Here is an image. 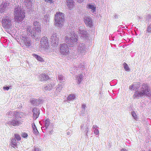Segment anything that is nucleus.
<instances>
[{"instance_id":"20e7f679","label":"nucleus","mask_w":151,"mask_h":151,"mask_svg":"<svg viewBox=\"0 0 151 151\" xmlns=\"http://www.w3.org/2000/svg\"><path fill=\"white\" fill-rule=\"evenodd\" d=\"M55 25L60 27H62L64 22V14L59 13H57L55 15Z\"/></svg>"},{"instance_id":"3c124183","label":"nucleus","mask_w":151,"mask_h":151,"mask_svg":"<svg viewBox=\"0 0 151 151\" xmlns=\"http://www.w3.org/2000/svg\"><path fill=\"white\" fill-rule=\"evenodd\" d=\"M98 126L97 125H93V127L92 129H96V128H97Z\"/></svg>"},{"instance_id":"603ef678","label":"nucleus","mask_w":151,"mask_h":151,"mask_svg":"<svg viewBox=\"0 0 151 151\" xmlns=\"http://www.w3.org/2000/svg\"><path fill=\"white\" fill-rule=\"evenodd\" d=\"M78 2L81 3L83 2L84 0H77Z\"/></svg>"},{"instance_id":"393cba45","label":"nucleus","mask_w":151,"mask_h":151,"mask_svg":"<svg viewBox=\"0 0 151 151\" xmlns=\"http://www.w3.org/2000/svg\"><path fill=\"white\" fill-rule=\"evenodd\" d=\"M33 56L36 59H37V60L39 61L40 62H44V61L43 59L40 56H39L37 55L33 54Z\"/></svg>"},{"instance_id":"412c9836","label":"nucleus","mask_w":151,"mask_h":151,"mask_svg":"<svg viewBox=\"0 0 151 151\" xmlns=\"http://www.w3.org/2000/svg\"><path fill=\"white\" fill-rule=\"evenodd\" d=\"M55 85L53 84H50L47 85H46V86H45L43 89L44 90L47 91H50L52 89V88Z\"/></svg>"},{"instance_id":"aec40b11","label":"nucleus","mask_w":151,"mask_h":151,"mask_svg":"<svg viewBox=\"0 0 151 151\" xmlns=\"http://www.w3.org/2000/svg\"><path fill=\"white\" fill-rule=\"evenodd\" d=\"M39 80L41 81H46L49 79L48 76L46 75L45 74H43L39 76Z\"/></svg>"},{"instance_id":"13d9d810","label":"nucleus","mask_w":151,"mask_h":151,"mask_svg":"<svg viewBox=\"0 0 151 151\" xmlns=\"http://www.w3.org/2000/svg\"><path fill=\"white\" fill-rule=\"evenodd\" d=\"M69 133H70V132H68V133H67V134H68H68H70Z\"/></svg>"},{"instance_id":"c9c22d12","label":"nucleus","mask_w":151,"mask_h":151,"mask_svg":"<svg viewBox=\"0 0 151 151\" xmlns=\"http://www.w3.org/2000/svg\"><path fill=\"white\" fill-rule=\"evenodd\" d=\"M123 65H124V68L126 71L129 70L130 69L129 67H128L127 65L125 63H123Z\"/></svg>"},{"instance_id":"4d7b16f0","label":"nucleus","mask_w":151,"mask_h":151,"mask_svg":"<svg viewBox=\"0 0 151 151\" xmlns=\"http://www.w3.org/2000/svg\"><path fill=\"white\" fill-rule=\"evenodd\" d=\"M114 17H115V18H116V17H117V15L115 14V15L114 16Z\"/></svg>"},{"instance_id":"a18cd8bd","label":"nucleus","mask_w":151,"mask_h":151,"mask_svg":"<svg viewBox=\"0 0 151 151\" xmlns=\"http://www.w3.org/2000/svg\"><path fill=\"white\" fill-rule=\"evenodd\" d=\"M49 17L45 15L44 17V19L46 20V21L47 22V21H48V19Z\"/></svg>"},{"instance_id":"f8f14e48","label":"nucleus","mask_w":151,"mask_h":151,"mask_svg":"<svg viewBox=\"0 0 151 151\" xmlns=\"http://www.w3.org/2000/svg\"><path fill=\"white\" fill-rule=\"evenodd\" d=\"M10 3L8 1H6L0 6V13H3L6 11L9 8Z\"/></svg>"},{"instance_id":"ddd939ff","label":"nucleus","mask_w":151,"mask_h":151,"mask_svg":"<svg viewBox=\"0 0 151 151\" xmlns=\"http://www.w3.org/2000/svg\"><path fill=\"white\" fill-rule=\"evenodd\" d=\"M84 21L85 24L89 27L93 26L92 21L91 18L90 17H85L84 18Z\"/></svg>"},{"instance_id":"79ce46f5","label":"nucleus","mask_w":151,"mask_h":151,"mask_svg":"<svg viewBox=\"0 0 151 151\" xmlns=\"http://www.w3.org/2000/svg\"><path fill=\"white\" fill-rule=\"evenodd\" d=\"M94 133L96 134H99V131L98 129H95L94 131Z\"/></svg>"},{"instance_id":"7c9ffc66","label":"nucleus","mask_w":151,"mask_h":151,"mask_svg":"<svg viewBox=\"0 0 151 151\" xmlns=\"http://www.w3.org/2000/svg\"><path fill=\"white\" fill-rule=\"evenodd\" d=\"M62 88L63 87L59 85H58L55 92L57 93L60 92V91L62 90Z\"/></svg>"},{"instance_id":"2eb2a0df","label":"nucleus","mask_w":151,"mask_h":151,"mask_svg":"<svg viewBox=\"0 0 151 151\" xmlns=\"http://www.w3.org/2000/svg\"><path fill=\"white\" fill-rule=\"evenodd\" d=\"M32 112L33 114V117L35 119L39 116L40 114L39 110L36 108H34L32 109Z\"/></svg>"},{"instance_id":"dca6fc26","label":"nucleus","mask_w":151,"mask_h":151,"mask_svg":"<svg viewBox=\"0 0 151 151\" xmlns=\"http://www.w3.org/2000/svg\"><path fill=\"white\" fill-rule=\"evenodd\" d=\"M30 102L34 105H38L41 103L42 100H38L34 98H31L30 99Z\"/></svg>"},{"instance_id":"37998d69","label":"nucleus","mask_w":151,"mask_h":151,"mask_svg":"<svg viewBox=\"0 0 151 151\" xmlns=\"http://www.w3.org/2000/svg\"><path fill=\"white\" fill-rule=\"evenodd\" d=\"M45 1L47 3L52 4L53 2L52 0H45Z\"/></svg>"},{"instance_id":"864d4df0","label":"nucleus","mask_w":151,"mask_h":151,"mask_svg":"<svg viewBox=\"0 0 151 151\" xmlns=\"http://www.w3.org/2000/svg\"><path fill=\"white\" fill-rule=\"evenodd\" d=\"M32 127L33 129H34V128H37L35 124H34L33 125H32Z\"/></svg>"},{"instance_id":"49530a36","label":"nucleus","mask_w":151,"mask_h":151,"mask_svg":"<svg viewBox=\"0 0 151 151\" xmlns=\"http://www.w3.org/2000/svg\"><path fill=\"white\" fill-rule=\"evenodd\" d=\"M9 87L8 86H4L3 87V88L4 89V90H8L9 89Z\"/></svg>"},{"instance_id":"6e6552de","label":"nucleus","mask_w":151,"mask_h":151,"mask_svg":"<svg viewBox=\"0 0 151 151\" xmlns=\"http://www.w3.org/2000/svg\"><path fill=\"white\" fill-rule=\"evenodd\" d=\"M40 42V47L46 51L49 47L47 38L45 37H43L41 39Z\"/></svg>"},{"instance_id":"b1692460","label":"nucleus","mask_w":151,"mask_h":151,"mask_svg":"<svg viewBox=\"0 0 151 151\" xmlns=\"http://www.w3.org/2000/svg\"><path fill=\"white\" fill-rule=\"evenodd\" d=\"M73 0H67V5L68 7L70 9L72 8L73 6Z\"/></svg>"},{"instance_id":"473e14b6","label":"nucleus","mask_w":151,"mask_h":151,"mask_svg":"<svg viewBox=\"0 0 151 151\" xmlns=\"http://www.w3.org/2000/svg\"><path fill=\"white\" fill-rule=\"evenodd\" d=\"M131 114L132 117L134 119H135V120H137V119L138 118L135 112L134 111H132V112Z\"/></svg>"},{"instance_id":"2f4dec72","label":"nucleus","mask_w":151,"mask_h":151,"mask_svg":"<svg viewBox=\"0 0 151 151\" xmlns=\"http://www.w3.org/2000/svg\"><path fill=\"white\" fill-rule=\"evenodd\" d=\"M86 105L85 104H83L82 106V110L81 113L82 114H84L85 113L86 110Z\"/></svg>"},{"instance_id":"1a4fd4ad","label":"nucleus","mask_w":151,"mask_h":151,"mask_svg":"<svg viewBox=\"0 0 151 151\" xmlns=\"http://www.w3.org/2000/svg\"><path fill=\"white\" fill-rule=\"evenodd\" d=\"M50 40L52 43L55 46L58 45L59 37L56 33H53L50 37Z\"/></svg>"},{"instance_id":"de8ad7c7","label":"nucleus","mask_w":151,"mask_h":151,"mask_svg":"<svg viewBox=\"0 0 151 151\" xmlns=\"http://www.w3.org/2000/svg\"><path fill=\"white\" fill-rule=\"evenodd\" d=\"M84 66L82 65H80L78 66V68H84Z\"/></svg>"},{"instance_id":"cd10ccee","label":"nucleus","mask_w":151,"mask_h":151,"mask_svg":"<svg viewBox=\"0 0 151 151\" xmlns=\"http://www.w3.org/2000/svg\"><path fill=\"white\" fill-rule=\"evenodd\" d=\"M33 24L35 26V29H37L38 28H41L40 25L38 21H34Z\"/></svg>"},{"instance_id":"ea45409f","label":"nucleus","mask_w":151,"mask_h":151,"mask_svg":"<svg viewBox=\"0 0 151 151\" xmlns=\"http://www.w3.org/2000/svg\"><path fill=\"white\" fill-rule=\"evenodd\" d=\"M33 132L36 135L37 134L39 133V132L37 128H34V129H33Z\"/></svg>"},{"instance_id":"9d476101","label":"nucleus","mask_w":151,"mask_h":151,"mask_svg":"<svg viewBox=\"0 0 151 151\" xmlns=\"http://www.w3.org/2000/svg\"><path fill=\"white\" fill-rule=\"evenodd\" d=\"M35 29V30L33 31V34L32 35H31V37L33 38H35L37 39L39 38L40 37L41 33V28H38Z\"/></svg>"},{"instance_id":"4468645a","label":"nucleus","mask_w":151,"mask_h":151,"mask_svg":"<svg viewBox=\"0 0 151 151\" xmlns=\"http://www.w3.org/2000/svg\"><path fill=\"white\" fill-rule=\"evenodd\" d=\"M17 113L16 111H10L8 112L6 114V116L8 118H12L15 117V119H17L18 116Z\"/></svg>"},{"instance_id":"c03bdc74","label":"nucleus","mask_w":151,"mask_h":151,"mask_svg":"<svg viewBox=\"0 0 151 151\" xmlns=\"http://www.w3.org/2000/svg\"><path fill=\"white\" fill-rule=\"evenodd\" d=\"M34 151H41V150L39 148H37L35 147L34 148Z\"/></svg>"},{"instance_id":"e433bc0d","label":"nucleus","mask_w":151,"mask_h":151,"mask_svg":"<svg viewBox=\"0 0 151 151\" xmlns=\"http://www.w3.org/2000/svg\"><path fill=\"white\" fill-rule=\"evenodd\" d=\"M140 86V84L139 83L134 84V86L135 90L139 88Z\"/></svg>"},{"instance_id":"bf43d9fd","label":"nucleus","mask_w":151,"mask_h":151,"mask_svg":"<svg viewBox=\"0 0 151 151\" xmlns=\"http://www.w3.org/2000/svg\"><path fill=\"white\" fill-rule=\"evenodd\" d=\"M149 151H151V149H150Z\"/></svg>"},{"instance_id":"6ab92c4d","label":"nucleus","mask_w":151,"mask_h":151,"mask_svg":"<svg viewBox=\"0 0 151 151\" xmlns=\"http://www.w3.org/2000/svg\"><path fill=\"white\" fill-rule=\"evenodd\" d=\"M35 28H33L32 27L28 26L27 27V32L28 36H31V35L33 34V31L35 30Z\"/></svg>"},{"instance_id":"f03ea898","label":"nucleus","mask_w":151,"mask_h":151,"mask_svg":"<svg viewBox=\"0 0 151 151\" xmlns=\"http://www.w3.org/2000/svg\"><path fill=\"white\" fill-rule=\"evenodd\" d=\"M144 96H147L149 97H151V91L147 84L144 83L142 85L140 91H136L133 95V97L135 99L137 97H142Z\"/></svg>"},{"instance_id":"4c0bfd02","label":"nucleus","mask_w":151,"mask_h":151,"mask_svg":"<svg viewBox=\"0 0 151 151\" xmlns=\"http://www.w3.org/2000/svg\"><path fill=\"white\" fill-rule=\"evenodd\" d=\"M14 137L17 139V141L20 140L21 139L20 136L17 134H14Z\"/></svg>"},{"instance_id":"f3484780","label":"nucleus","mask_w":151,"mask_h":151,"mask_svg":"<svg viewBox=\"0 0 151 151\" xmlns=\"http://www.w3.org/2000/svg\"><path fill=\"white\" fill-rule=\"evenodd\" d=\"M32 2L30 0H24L23 3V5L24 6H26L27 9H29L32 6Z\"/></svg>"},{"instance_id":"39448f33","label":"nucleus","mask_w":151,"mask_h":151,"mask_svg":"<svg viewBox=\"0 0 151 151\" xmlns=\"http://www.w3.org/2000/svg\"><path fill=\"white\" fill-rule=\"evenodd\" d=\"M77 50L76 51H75L73 55H78V56L80 57L84 54V53L86 52L87 48L85 44L81 43L79 44Z\"/></svg>"},{"instance_id":"f257e3e1","label":"nucleus","mask_w":151,"mask_h":151,"mask_svg":"<svg viewBox=\"0 0 151 151\" xmlns=\"http://www.w3.org/2000/svg\"><path fill=\"white\" fill-rule=\"evenodd\" d=\"M65 40L67 45L63 43L60 45V52L63 55H67L69 52L68 46L73 47L74 44L77 41V36L74 31H71L70 33H67L65 37Z\"/></svg>"},{"instance_id":"9b49d317","label":"nucleus","mask_w":151,"mask_h":151,"mask_svg":"<svg viewBox=\"0 0 151 151\" xmlns=\"http://www.w3.org/2000/svg\"><path fill=\"white\" fill-rule=\"evenodd\" d=\"M17 119H15H15H13L12 121L7 122L6 124L10 125H12L14 126H19L23 122V121L19 120V119L18 120Z\"/></svg>"},{"instance_id":"c85d7f7f","label":"nucleus","mask_w":151,"mask_h":151,"mask_svg":"<svg viewBox=\"0 0 151 151\" xmlns=\"http://www.w3.org/2000/svg\"><path fill=\"white\" fill-rule=\"evenodd\" d=\"M50 120L49 119H47L45 121V127L46 129H47V127L49 126L50 124Z\"/></svg>"},{"instance_id":"5701e85b","label":"nucleus","mask_w":151,"mask_h":151,"mask_svg":"<svg viewBox=\"0 0 151 151\" xmlns=\"http://www.w3.org/2000/svg\"><path fill=\"white\" fill-rule=\"evenodd\" d=\"M76 80L78 81V83L79 84L83 79V75L82 73L76 76Z\"/></svg>"},{"instance_id":"58836bf2","label":"nucleus","mask_w":151,"mask_h":151,"mask_svg":"<svg viewBox=\"0 0 151 151\" xmlns=\"http://www.w3.org/2000/svg\"><path fill=\"white\" fill-rule=\"evenodd\" d=\"M147 32H151V23L150 25L148 26L147 30Z\"/></svg>"},{"instance_id":"09e8293b","label":"nucleus","mask_w":151,"mask_h":151,"mask_svg":"<svg viewBox=\"0 0 151 151\" xmlns=\"http://www.w3.org/2000/svg\"><path fill=\"white\" fill-rule=\"evenodd\" d=\"M27 136V134L26 133H24L22 134V136L24 138L26 137Z\"/></svg>"},{"instance_id":"423d86ee","label":"nucleus","mask_w":151,"mask_h":151,"mask_svg":"<svg viewBox=\"0 0 151 151\" xmlns=\"http://www.w3.org/2000/svg\"><path fill=\"white\" fill-rule=\"evenodd\" d=\"M11 19L8 16H3L2 19V26L6 29L10 28L12 26Z\"/></svg>"},{"instance_id":"0eeeda50","label":"nucleus","mask_w":151,"mask_h":151,"mask_svg":"<svg viewBox=\"0 0 151 151\" xmlns=\"http://www.w3.org/2000/svg\"><path fill=\"white\" fill-rule=\"evenodd\" d=\"M21 42L26 46L29 47L32 45L30 39L27 36L22 35L20 36Z\"/></svg>"},{"instance_id":"5fc2aeb1","label":"nucleus","mask_w":151,"mask_h":151,"mask_svg":"<svg viewBox=\"0 0 151 151\" xmlns=\"http://www.w3.org/2000/svg\"><path fill=\"white\" fill-rule=\"evenodd\" d=\"M120 151H127V150L125 149H123L121 150Z\"/></svg>"},{"instance_id":"a878e982","label":"nucleus","mask_w":151,"mask_h":151,"mask_svg":"<svg viewBox=\"0 0 151 151\" xmlns=\"http://www.w3.org/2000/svg\"><path fill=\"white\" fill-rule=\"evenodd\" d=\"M78 32L79 34H81L82 37H86L88 35L87 32L84 30H79Z\"/></svg>"},{"instance_id":"4be33fe9","label":"nucleus","mask_w":151,"mask_h":151,"mask_svg":"<svg viewBox=\"0 0 151 151\" xmlns=\"http://www.w3.org/2000/svg\"><path fill=\"white\" fill-rule=\"evenodd\" d=\"M57 78L60 82H63L65 81V78L63 75L59 73L58 75Z\"/></svg>"},{"instance_id":"f704fd0d","label":"nucleus","mask_w":151,"mask_h":151,"mask_svg":"<svg viewBox=\"0 0 151 151\" xmlns=\"http://www.w3.org/2000/svg\"><path fill=\"white\" fill-rule=\"evenodd\" d=\"M16 113H17V114L18 116L17 119H18V118H21L22 117V116H23L24 115V113L22 112H16Z\"/></svg>"},{"instance_id":"bb28decb","label":"nucleus","mask_w":151,"mask_h":151,"mask_svg":"<svg viewBox=\"0 0 151 151\" xmlns=\"http://www.w3.org/2000/svg\"><path fill=\"white\" fill-rule=\"evenodd\" d=\"M11 145L14 147V146H17V142L15 138H12V139Z\"/></svg>"},{"instance_id":"8fccbe9b","label":"nucleus","mask_w":151,"mask_h":151,"mask_svg":"<svg viewBox=\"0 0 151 151\" xmlns=\"http://www.w3.org/2000/svg\"><path fill=\"white\" fill-rule=\"evenodd\" d=\"M86 124H82L81 125V129H82L83 128V127H85V125H86Z\"/></svg>"},{"instance_id":"72a5a7b5","label":"nucleus","mask_w":151,"mask_h":151,"mask_svg":"<svg viewBox=\"0 0 151 151\" xmlns=\"http://www.w3.org/2000/svg\"><path fill=\"white\" fill-rule=\"evenodd\" d=\"M85 127H86L84 128L83 129L84 130V132H86V135L87 136V133L88 132L89 130L88 125V124H86L85 125Z\"/></svg>"},{"instance_id":"6e6d98bb","label":"nucleus","mask_w":151,"mask_h":151,"mask_svg":"<svg viewBox=\"0 0 151 151\" xmlns=\"http://www.w3.org/2000/svg\"><path fill=\"white\" fill-rule=\"evenodd\" d=\"M148 19H150L151 18V15H148Z\"/></svg>"},{"instance_id":"a211bd4d","label":"nucleus","mask_w":151,"mask_h":151,"mask_svg":"<svg viewBox=\"0 0 151 151\" xmlns=\"http://www.w3.org/2000/svg\"><path fill=\"white\" fill-rule=\"evenodd\" d=\"M86 7L91 12L94 13L96 12V7L94 4H88Z\"/></svg>"},{"instance_id":"7ed1b4c3","label":"nucleus","mask_w":151,"mask_h":151,"mask_svg":"<svg viewBox=\"0 0 151 151\" xmlns=\"http://www.w3.org/2000/svg\"><path fill=\"white\" fill-rule=\"evenodd\" d=\"M15 19L18 22H21L25 17L24 12L22 11L20 7L18 6L15 8L14 10Z\"/></svg>"},{"instance_id":"a19ab883","label":"nucleus","mask_w":151,"mask_h":151,"mask_svg":"<svg viewBox=\"0 0 151 151\" xmlns=\"http://www.w3.org/2000/svg\"><path fill=\"white\" fill-rule=\"evenodd\" d=\"M129 88L131 90H133L135 91L134 86V84L132 86H129Z\"/></svg>"},{"instance_id":"c756f323","label":"nucleus","mask_w":151,"mask_h":151,"mask_svg":"<svg viewBox=\"0 0 151 151\" xmlns=\"http://www.w3.org/2000/svg\"><path fill=\"white\" fill-rule=\"evenodd\" d=\"M75 98V96L73 94L70 95L68 97L67 99L69 101L74 100Z\"/></svg>"}]
</instances>
